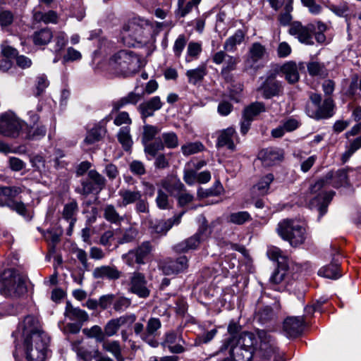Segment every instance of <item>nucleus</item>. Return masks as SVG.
Here are the masks:
<instances>
[{"label": "nucleus", "instance_id": "nucleus-59", "mask_svg": "<svg viewBox=\"0 0 361 361\" xmlns=\"http://www.w3.org/2000/svg\"><path fill=\"white\" fill-rule=\"evenodd\" d=\"M284 12L279 16V21L281 25L286 26L291 23L292 16L290 13L293 11L292 0H289L284 7Z\"/></svg>", "mask_w": 361, "mask_h": 361}, {"label": "nucleus", "instance_id": "nucleus-25", "mask_svg": "<svg viewBox=\"0 0 361 361\" xmlns=\"http://www.w3.org/2000/svg\"><path fill=\"white\" fill-rule=\"evenodd\" d=\"M110 115L105 117L99 124L87 131L84 143L90 145L99 142L104 136L106 129L104 125L111 120Z\"/></svg>", "mask_w": 361, "mask_h": 361}, {"label": "nucleus", "instance_id": "nucleus-53", "mask_svg": "<svg viewBox=\"0 0 361 361\" xmlns=\"http://www.w3.org/2000/svg\"><path fill=\"white\" fill-rule=\"evenodd\" d=\"M103 348L105 350L111 353L118 361L123 360L121 355V346L118 341H104Z\"/></svg>", "mask_w": 361, "mask_h": 361}, {"label": "nucleus", "instance_id": "nucleus-4", "mask_svg": "<svg viewBox=\"0 0 361 361\" xmlns=\"http://www.w3.org/2000/svg\"><path fill=\"white\" fill-rule=\"evenodd\" d=\"M109 65L116 73L124 77L135 75L140 71V57L133 51L122 49L111 56Z\"/></svg>", "mask_w": 361, "mask_h": 361}, {"label": "nucleus", "instance_id": "nucleus-36", "mask_svg": "<svg viewBox=\"0 0 361 361\" xmlns=\"http://www.w3.org/2000/svg\"><path fill=\"white\" fill-rule=\"evenodd\" d=\"M64 314L69 319L77 321L80 323L87 321L89 318L88 314L85 310L73 307L70 302H66Z\"/></svg>", "mask_w": 361, "mask_h": 361}, {"label": "nucleus", "instance_id": "nucleus-3", "mask_svg": "<svg viewBox=\"0 0 361 361\" xmlns=\"http://www.w3.org/2000/svg\"><path fill=\"white\" fill-rule=\"evenodd\" d=\"M327 30L328 26L322 20H316L306 25L296 20L290 24L288 33L306 45H314V38L318 44H323L326 41L324 33Z\"/></svg>", "mask_w": 361, "mask_h": 361}, {"label": "nucleus", "instance_id": "nucleus-16", "mask_svg": "<svg viewBox=\"0 0 361 361\" xmlns=\"http://www.w3.org/2000/svg\"><path fill=\"white\" fill-rule=\"evenodd\" d=\"M152 250L153 246L151 242L144 241L135 249L123 255L122 258L128 266H133L135 264H144Z\"/></svg>", "mask_w": 361, "mask_h": 361}, {"label": "nucleus", "instance_id": "nucleus-7", "mask_svg": "<svg viewBox=\"0 0 361 361\" xmlns=\"http://www.w3.org/2000/svg\"><path fill=\"white\" fill-rule=\"evenodd\" d=\"M3 287L0 293L6 297L18 298L27 292L25 279L13 269L4 270L1 275Z\"/></svg>", "mask_w": 361, "mask_h": 361}, {"label": "nucleus", "instance_id": "nucleus-5", "mask_svg": "<svg viewBox=\"0 0 361 361\" xmlns=\"http://www.w3.org/2000/svg\"><path fill=\"white\" fill-rule=\"evenodd\" d=\"M335 103L334 99L328 97L322 101L321 94L309 93V100L305 105L307 115L316 121L328 119L335 114Z\"/></svg>", "mask_w": 361, "mask_h": 361}, {"label": "nucleus", "instance_id": "nucleus-23", "mask_svg": "<svg viewBox=\"0 0 361 361\" xmlns=\"http://www.w3.org/2000/svg\"><path fill=\"white\" fill-rule=\"evenodd\" d=\"M122 276V272L115 265H102L96 267L92 272V276L96 279H107L116 281Z\"/></svg>", "mask_w": 361, "mask_h": 361}, {"label": "nucleus", "instance_id": "nucleus-31", "mask_svg": "<svg viewBox=\"0 0 361 361\" xmlns=\"http://www.w3.org/2000/svg\"><path fill=\"white\" fill-rule=\"evenodd\" d=\"M78 211V203L75 200H72L71 202L66 204L63 207L62 216L69 223V227L68 231V234L71 235L74 227V225L76 222V214Z\"/></svg>", "mask_w": 361, "mask_h": 361}, {"label": "nucleus", "instance_id": "nucleus-42", "mask_svg": "<svg viewBox=\"0 0 361 361\" xmlns=\"http://www.w3.org/2000/svg\"><path fill=\"white\" fill-rule=\"evenodd\" d=\"M267 111L265 104L262 102H255L245 106L243 111V117L252 121L255 117Z\"/></svg>", "mask_w": 361, "mask_h": 361}, {"label": "nucleus", "instance_id": "nucleus-51", "mask_svg": "<svg viewBox=\"0 0 361 361\" xmlns=\"http://www.w3.org/2000/svg\"><path fill=\"white\" fill-rule=\"evenodd\" d=\"M202 51V44L200 42H190L188 44L185 61L189 63L193 60H197Z\"/></svg>", "mask_w": 361, "mask_h": 361}, {"label": "nucleus", "instance_id": "nucleus-63", "mask_svg": "<svg viewBox=\"0 0 361 361\" xmlns=\"http://www.w3.org/2000/svg\"><path fill=\"white\" fill-rule=\"evenodd\" d=\"M303 6L308 9L310 14L313 16H319L322 13L323 8L318 4L316 0H300Z\"/></svg>", "mask_w": 361, "mask_h": 361}, {"label": "nucleus", "instance_id": "nucleus-8", "mask_svg": "<svg viewBox=\"0 0 361 361\" xmlns=\"http://www.w3.org/2000/svg\"><path fill=\"white\" fill-rule=\"evenodd\" d=\"M21 192L20 188L17 186H0V207H6L30 221L32 215L25 204L14 200Z\"/></svg>", "mask_w": 361, "mask_h": 361}, {"label": "nucleus", "instance_id": "nucleus-58", "mask_svg": "<svg viewBox=\"0 0 361 361\" xmlns=\"http://www.w3.org/2000/svg\"><path fill=\"white\" fill-rule=\"evenodd\" d=\"M35 19L42 21L44 23H56L58 20V15L54 11H49L46 13L37 12L35 14Z\"/></svg>", "mask_w": 361, "mask_h": 361}, {"label": "nucleus", "instance_id": "nucleus-12", "mask_svg": "<svg viewBox=\"0 0 361 361\" xmlns=\"http://www.w3.org/2000/svg\"><path fill=\"white\" fill-rule=\"evenodd\" d=\"M49 338L48 335L37 336L28 343L23 342L27 361H44L47 357Z\"/></svg>", "mask_w": 361, "mask_h": 361}, {"label": "nucleus", "instance_id": "nucleus-56", "mask_svg": "<svg viewBox=\"0 0 361 361\" xmlns=\"http://www.w3.org/2000/svg\"><path fill=\"white\" fill-rule=\"evenodd\" d=\"M64 157L65 153L63 151L60 149H55L50 161L54 163V167L56 169H63L67 165V162L63 159Z\"/></svg>", "mask_w": 361, "mask_h": 361}, {"label": "nucleus", "instance_id": "nucleus-18", "mask_svg": "<svg viewBox=\"0 0 361 361\" xmlns=\"http://www.w3.org/2000/svg\"><path fill=\"white\" fill-rule=\"evenodd\" d=\"M87 175L89 180H83L81 183L82 195H88L94 191L99 192L105 188L106 178L96 170H90Z\"/></svg>", "mask_w": 361, "mask_h": 361}, {"label": "nucleus", "instance_id": "nucleus-1", "mask_svg": "<svg viewBox=\"0 0 361 361\" xmlns=\"http://www.w3.org/2000/svg\"><path fill=\"white\" fill-rule=\"evenodd\" d=\"M255 350H259L264 360H269L278 351L276 342L264 330H258L257 337L250 332H243L239 338L226 337L215 355L228 354L232 361H251Z\"/></svg>", "mask_w": 361, "mask_h": 361}, {"label": "nucleus", "instance_id": "nucleus-47", "mask_svg": "<svg viewBox=\"0 0 361 361\" xmlns=\"http://www.w3.org/2000/svg\"><path fill=\"white\" fill-rule=\"evenodd\" d=\"M207 68L204 65L199 66L197 68L187 71L186 76L188 79V82L192 85L201 82L204 77L207 75Z\"/></svg>", "mask_w": 361, "mask_h": 361}, {"label": "nucleus", "instance_id": "nucleus-54", "mask_svg": "<svg viewBox=\"0 0 361 361\" xmlns=\"http://www.w3.org/2000/svg\"><path fill=\"white\" fill-rule=\"evenodd\" d=\"M204 147L200 142L186 143L181 147V152L184 156H189L203 151Z\"/></svg>", "mask_w": 361, "mask_h": 361}, {"label": "nucleus", "instance_id": "nucleus-22", "mask_svg": "<svg viewBox=\"0 0 361 361\" xmlns=\"http://www.w3.org/2000/svg\"><path fill=\"white\" fill-rule=\"evenodd\" d=\"M303 317H288L283 324V329L286 336L295 338L301 334L304 326Z\"/></svg>", "mask_w": 361, "mask_h": 361}, {"label": "nucleus", "instance_id": "nucleus-35", "mask_svg": "<svg viewBox=\"0 0 361 361\" xmlns=\"http://www.w3.org/2000/svg\"><path fill=\"white\" fill-rule=\"evenodd\" d=\"M245 33L242 30H237L235 33L228 37L224 44V50L225 52H234L237 49V46L240 45L245 39Z\"/></svg>", "mask_w": 361, "mask_h": 361}, {"label": "nucleus", "instance_id": "nucleus-64", "mask_svg": "<svg viewBox=\"0 0 361 361\" xmlns=\"http://www.w3.org/2000/svg\"><path fill=\"white\" fill-rule=\"evenodd\" d=\"M87 336L90 338H94L97 342H104L106 335L104 330L103 331L99 326L94 325L89 330H87Z\"/></svg>", "mask_w": 361, "mask_h": 361}, {"label": "nucleus", "instance_id": "nucleus-15", "mask_svg": "<svg viewBox=\"0 0 361 361\" xmlns=\"http://www.w3.org/2000/svg\"><path fill=\"white\" fill-rule=\"evenodd\" d=\"M152 286L149 283L144 274L135 271L133 272L129 281L128 291L139 298L146 299L151 294Z\"/></svg>", "mask_w": 361, "mask_h": 361}, {"label": "nucleus", "instance_id": "nucleus-19", "mask_svg": "<svg viewBox=\"0 0 361 361\" xmlns=\"http://www.w3.org/2000/svg\"><path fill=\"white\" fill-rule=\"evenodd\" d=\"M207 231V225L204 219V223L200 226L197 231L193 235L178 243L174 247L175 250L177 252H187L192 250H196L204 240Z\"/></svg>", "mask_w": 361, "mask_h": 361}, {"label": "nucleus", "instance_id": "nucleus-41", "mask_svg": "<svg viewBox=\"0 0 361 361\" xmlns=\"http://www.w3.org/2000/svg\"><path fill=\"white\" fill-rule=\"evenodd\" d=\"M73 350L77 353L78 357L83 361H92L100 354L98 350H90L87 348L80 345V342L72 343Z\"/></svg>", "mask_w": 361, "mask_h": 361}, {"label": "nucleus", "instance_id": "nucleus-14", "mask_svg": "<svg viewBox=\"0 0 361 361\" xmlns=\"http://www.w3.org/2000/svg\"><path fill=\"white\" fill-rule=\"evenodd\" d=\"M22 130L20 120L12 111L0 114V134L8 137H17Z\"/></svg>", "mask_w": 361, "mask_h": 361}, {"label": "nucleus", "instance_id": "nucleus-43", "mask_svg": "<svg viewBox=\"0 0 361 361\" xmlns=\"http://www.w3.org/2000/svg\"><path fill=\"white\" fill-rule=\"evenodd\" d=\"M185 212L183 211L171 219L159 222L155 226V231L158 233L166 234L173 225H178L180 224Z\"/></svg>", "mask_w": 361, "mask_h": 361}, {"label": "nucleus", "instance_id": "nucleus-2", "mask_svg": "<svg viewBox=\"0 0 361 361\" xmlns=\"http://www.w3.org/2000/svg\"><path fill=\"white\" fill-rule=\"evenodd\" d=\"M348 171L353 172V170L341 169L337 171H330L324 177L310 185L309 191L312 197L310 199L309 207L319 211V218L326 213L327 207L335 195L334 191H324L323 188L327 185L336 188L347 185L348 184Z\"/></svg>", "mask_w": 361, "mask_h": 361}, {"label": "nucleus", "instance_id": "nucleus-24", "mask_svg": "<svg viewBox=\"0 0 361 361\" xmlns=\"http://www.w3.org/2000/svg\"><path fill=\"white\" fill-rule=\"evenodd\" d=\"M163 106V102L159 96H154L149 100L141 103L137 110L141 114L143 122L145 123L146 118L154 116V111L161 109Z\"/></svg>", "mask_w": 361, "mask_h": 361}, {"label": "nucleus", "instance_id": "nucleus-20", "mask_svg": "<svg viewBox=\"0 0 361 361\" xmlns=\"http://www.w3.org/2000/svg\"><path fill=\"white\" fill-rule=\"evenodd\" d=\"M185 341L182 337L181 334L175 331H167L164 334V338L161 345L166 348L171 353L180 354L187 350L184 346Z\"/></svg>", "mask_w": 361, "mask_h": 361}, {"label": "nucleus", "instance_id": "nucleus-46", "mask_svg": "<svg viewBox=\"0 0 361 361\" xmlns=\"http://www.w3.org/2000/svg\"><path fill=\"white\" fill-rule=\"evenodd\" d=\"M161 129L155 126H152L149 124H145L143 126V132L142 135V142L144 145V151L145 152V148L147 145L152 144L153 142L152 140L155 137V136L159 133Z\"/></svg>", "mask_w": 361, "mask_h": 361}, {"label": "nucleus", "instance_id": "nucleus-39", "mask_svg": "<svg viewBox=\"0 0 361 361\" xmlns=\"http://www.w3.org/2000/svg\"><path fill=\"white\" fill-rule=\"evenodd\" d=\"M281 71L289 83L294 84L299 80L300 75L296 63L288 61L282 66Z\"/></svg>", "mask_w": 361, "mask_h": 361}, {"label": "nucleus", "instance_id": "nucleus-60", "mask_svg": "<svg viewBox=\"0 0 361 361\" xmlns=\"http://www.w3.org/2000/svg\"><path fill=\"white\" fill-rule=\"evenodd\" d=\"M188 39L185 35H179L178 37L176 38V39L174 42L173 46V51L174 54V56L176 58H180L183 51L184 50L186 44H187Z\"/></svg>", "mask_w": 361, "mask_h": 361}, {"label": "nucleus", "instance_id": "nucleus-33", "mask_svg": "<svg viewBox=\"0 0 361 361\" xmlns=\"http://www.w3.org/2000/svg\"><path fill=\"white\" fill-rule=\"evenodd\" d=\"M274 180V176L271 173L262 176L259 180L252 186L251 189L252 194L254 195H264L267 194L270 184Z\"/></svg>", "mask_w": 361, "mask_h": 361}, {"label": "nucleus", "instance_id": "nucleus-44", "mask_svg": "<svg viewBox=\"0 0 361 361\" xmlns=\"http://www.w3.org/2000/svg\"><path fill=\"white\" fill-rule=\"evenodd\" d=\"M47 133V128L42 124L30 125L26 129V138L30 140H39Z\"/></svg>", "mask_w": 361, "mask_h": 361}, {"label": "nucleus", "instance_id": "nucleus-62", "mask_svg": "<svg viewBox=\"0 0 361 361\" xmlns=\"http://www.w3.org/2000/svg\"><path fill=\"white\" fill-rule=\"evenodd\" d=\"M360 148H361V135L350 142L348 150L343 154V161L345 162Z\"/></svg>", "mask_w": 361, "mask_h": 361}, {"label": "nucleus", "instance_id": "nucleus-50", "mask_svg": "<svg viewBox=\"0 0 361 361\" xmlns=\"http://www.w3.org/2000/svg\"><path fill=\"white\" fill-rule=\"evenodd\" d=\"M157 207L159 209L169 210L173 207V200L169 198L168 194H166L162 189L157 190V195L155 199Z\"/></svg>", "mask_w": 361, "mask_h": 361}, {"label": "nucleus", "instance_id": "nucleus-9", "mask_svg": "<svg viewBox=\"0 0 361 361\" xmlns=\"http://www.w3.org/2000/svg\"><path fill=\"white\" fill-rule=\"evenodd\" d=\"M277 233L284 240L288 241L292 247L304 243L306 238L305 228L292 219L280 221L276 228Z\"/></svg>", "mask_w": 361, "mask_h": 361}, {"label": "nucleus", "instance_id": "nucleus-13", "mask_svg": "<svg viewBox=\"0 0 361 361\" xmlns=\"http://www.w3.org/2000/svg\"><path fill=\"white\" fill-rule=\"evenodd\" d=\"M179 140L177 134L173 131L164 132L161 137L156 139L152 144L147 145L145 148V154L154 157L159 151L164 148L175 149L178 147Z\"/></svg>", "mask_w": 361, "mask_h": 361}, {"label": "nucleus", "instance_id": "nucleus-27", "mask_svg": "<svg viewBox=\"0 0 361 361\" xmlns=\"http://www.w3.org/2000/svg\"><path fill=\"white\" fill-rule=\"evenodd\" d=\"M188 268V259L185 256H180L174 260H169L164 266L166 274H178L183 272Z\"/></svg>", "mask_w": 361, "mask_h": 361}, {"label": "nucleus", "instance_id": "nucleus-17", "mask_svg": "<svg viewBox=\"0 0 361 361\" xmlns=\"http://www.w3.org/2000/svg\"><path fill=\"white\" fill-rule=\"evenodd\" d=\"M257 91L262 93L264 99H269L282 94L283 87L281 82L276 80V73H271L265 78Z\"/></svg>", "mask_w": 361, "mask_h": 361}, {"label": "nucleus", "instance_id": "nucleus-45", "mask_svg": "<svg viewBox=\"0 0 361 361\" xmlns=\"http://www.w3.org/2000/svg\"><path fill=\"white\" fill-rule=\"evenodd\" d=\"M104 218L111 224H120L123 217L119 214L113 204H106L103 209Z\"/></svg>", "mask_w": 361, "mask_h": 361}, {"label": "nucleus", "instance_id": "nucleus-32", "mask_svg": "<svg viewBox=\"0 0 361 361\" xmlns=\"http://www.w3.org/2000/svg\"><path fill=\"white\" fill-rule=\"evenodd\" d=\"M235 135L236 132L235 128L233 127H229L221 130L217 138V147H224L226 146L229 149L234 150L235 146L233 142V137Z\"/></svg>", "mask_w": 361, "mask_h": 361}, {"label": "nucleus", "instance_id": "nucleus-55", "mask_svg": "<svg viewBox=\"0 0 361 361\" xmlns=\"http://www.w3.org/2000/svg\"><path fill=\"white\" fill-rule=\"evenodd\" d=\"M307 68L309 74L312 76L324 77L326 75V70L324 64L321 63L317 61L310 62L307 63Z\"/></svg>", "mask_w": 361, "mask_h": 361}, {"label": "nucleus", "instance_id": "nucleus-57", "mask_svg": "<svg viewBox=\"0 0 361 361\" xmlns=\"http://www.w3.org/2000/svg\"><path fill=\"white\" fill-rule=\"evenodd\" d=\"M329 8L337 16L345 18L346 22L348 23L349 6L347 2H342L338 5L331 4Z\"/></svg>", "mask_w": 361, "mask_h": 361}, {"label": "nucleus", "instance_id": "nucleus-28", "mask_svg": "<svg viewBox=\"0 0 361 361\" xmlns=\"http://www.w3.org/2000/svg\"><path fill=\"white\" fill-rule=\"evenodd\" d=\"M161 327V323L159 319L151 317L147 321L146 325V334L143 335L144 341L152 347L158 345L157 341L154 339L157 331Z\"/></svg>", "mask_w": 361, "mask_h": 361}, {"label": "nucleus", "instance_id": "nucleus-40", "mask_svg": "<svg viewBox=\"0 0 361 361\" xmlns=\"http://www.w3.org/2000/svg\"><path fill=\"white\" fill-rule=\"evenodd\" d=\"M161 185L165 190L174 197L185 190L184 184L180 179L176 178L162 180Z\"/></svg>", "mask_w": 361, "mask_h": 361}, {"label": "nucleus", "instance_id": "nucleus-49", "mask_svg": "<svg viewBox=\"0 0 361 361\" xmlns=\"http://www.w3.org/2000/svg\"><path fill=\"white\" fill-rule=\"evenodd\" d=\"M130 132V128L129 126H123L120 128L117 134L118 140L126 151L129 150L133 145Z\"/></svg>", "mask_w": 361, "mask_h": 361}, {"label": "nucleus", "instance_id": "nucleus-30", "mask_svg": "<svg viewBox=\"0 0 361 361\" xmlns=\"http://www.w3.org/2000/svg\"><path fill=\"white\" fill-rule=\"evenodd\" d=\"M118 195L121 200L118 201V207H126L129 204H135L142 194L140 190H132L130 189L122 188L118 191Z\"/></svg>", "mask_w": 361, "mask_h": 361}, {"label": "nucleus", "instance_id": "nucleus-37", "mask_svg": "<svg viewBox=\"0 0 361 361\" xmlns=\"http://www.w3.org/2000/svg\"><path fill=\"white\" fill-rule=\"evenodd\" d=\"M140 94L134 92H129L126 96L112 102V112L117 111L120 109L128 104H136L141 99Z\"/></svg>", "mask_w": 361, "mask_h": 361}, {"label": "nucleus", "instance_id": "nucleus-21", "mask_svg": "<svg viewBox=\"0 0 361 361\" xmlns=\"http://www.w3.org/2000/svg\"><path fill=\"white\" fill-rule=\"evenodd\" d=\"M135 314H126L119 317L111 319L104 326L105 334L108 337L116 335L121 326L132 325L136 320Z\"/></svg>", "mask_w": 361, "mask_h": 361}, {"label": "nucleus", "instance_id": "nucleus-38", "mask_svg": "<svg viewBox=\"0 0 361 361\" xmlns=\"http://www.w3.org/2000/svg\"><path fill=\"white\" fill-rule=\"evenodd\" d=\"M31 37L35 45L43 46L49 44L54 35L51 29L44 27L34 32Z\"/></svg>", "mask_w": 361, "mask_h": 361}, {"label": "nucleus", "instance_id": "nucleus-34", "mask_svg": "<svg viewBox=\"0 0 361 361\" xmlns=\"http://www.w3.org/2000/svg\"><path fill=\"white\" fill-rule=\"evenodd\" d=\"M200 1L201 0H178L177 8L174 12L176 18L180 19L185 17L193 8H197Z\"/></svg>", "mask_w": 361, "mask_h": 361}, {"label": "nucleus", "instance_id": "nucleus-11", "mask_svg": "<svg viewBox=\"0 0 361 361\" xmlns=\"http://www.w3.org/2000/svg\"><path fill=\"white\" fill-rule=\"evenodd\" d=\"M212 60L216 65L222 64L220 74L226 82L234 80L232 72L237 70L238 65L240 62L238 56H231L224 51H219L212 55Z\"/></svg>", "mask_w": 361, "mask_h": 361}, {"label": "nucleus", "instance_id": "nucleus-52", "mask_svg": "<svg viewBox=\"0 0 361 361\" xmlns=\"http://www.w3.org/2000/svg\"><path fill=\"white\" fill-rule=\"evenodd\" d=\"M228 219L229 222L232 224L242 225L246 222L250 221L252 217L247 212L242 211L231 213L229 215Z\"/></svg>", "mask_w": 361, "mask_h": 361}, {"label": "nucleus", "instance_id": "nucleus-10", "mask_svg": "<svg viewBox=\"0 0 361 361\" xmlns=\"http://www.w3.org/2000/svg\"><path fill=\"white\" fill-rule=\"evenodd\" d=\"M18 334H21L23 338L24 343L28 342L36 338L37 336H42V335H47L42 329L41 323L38 317L34 314H27L23 320H21L17 327L16 331L12 334V336L15 338L14 343L16 347L18 343L16 342V337Z\"/></svg>", "mask_w": 361, "mask_h": 361}, {"label": "nucleus", "instance_id": "nucleus-48", "mask_svg": "<svg viewBox=\"0 0 361 361\" xmlns=\"http://www.w3.org/2000/svg\"><path fill=\"white\" fill-rule=\"evenodd\" d=\"M266 48L259 42H254L249 49V57L253 63H257L264 58Z\"/></svg>", "mask_w": 361, "mask_h": 361}, {"label": "nucleus", "instance_id": "nucleus-26", "mask_svg": "<svg viewBox=\"0 0 361 361\" xmlns=\"http://www.w3.org/2000/svg\"><path fill=\"white\" fill-rule=\"evenodd\" d=\"M259 157L264 165L271 166L282 161L283 154L281 149L269 147L262 149L259 154Z\"/></svg>", "mask_w": 361, "mask_h": 361}, {"label": "nucleus", "instance_id": "nucleus-61", "mask_svg": "<svg viewBox=\"0 0 361 361\" xmlns=\"http://www.w3.org/2000/svg\"><path fill=\"white\" fill-rule=\"evenodd\" d=\"M130 305V299L124 296H120L118 298L115 297L113 308L116 312H123L126 311Z\"/></svg>", "mask_w": 361, "mask_h": 361}, {"label": "nucleus", "instance_id": "nucleus-29", "mask_svg": "<svg viewBox=\"0 0 361 361\" xmlns=\"http://www.w3.org/2000/svg\"><path fill=\"white\" fill-rule=\"evenodd\" d=\"M338 252L339 251L336 248H334V256L336 255H338ZM338 260V258L334 257L332 262L329 264L322 267L318 271V274L331 279H337L341 277V274L340 273Z\"/></svg>", "mask_w": 361, "mask_h": 361}, {"label": "nucleus", "instance_id": "nucleus-6", "mask_svg": "<svg viewBox=\"0 0 361 361\" xmlns=\"http://www.w3.org/2000/svg\"><path fill=\"white\" fill-rule=\"evenodd\" d=\"M147 22L139 18H133L126 23L121 31V39L125 46L131 47L142 44L145 36Z\"/></svg>", "mask_w": 361, "mask_h": 361}]
</instances>
